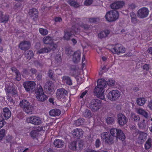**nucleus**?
<instances>
[{
    "label": "nucleus",
    "mask_w": 152,
    "mask_h": 152,
    "mask_svg": "<svg viewBox=\"0 0 152 152\" xmlns=\"http://www.w3.org/2000/svg\"><path fill=\"white\" fill-rule=\"evenodd\" d=\"M107 84L110 86H114L115 80L113 78H110L107 82L102 79H99L97 81V86L95 88L94 92L96 94L97 97L101 99L105 100L104 88L107 86Z\"/></svg>",
    "instance_id": "1"
},
{
    "label": "nucleus",
    "mask_w": 152,
    "mask_h": 152,
    "mask_svg": "<svg viewBox=\"0 0 152 152\" xmlns=\"http://www.w3.org/2000/svg\"><path fill=\"white\" fill-rule=\"evenodd\" d=\"M80 29L79 28L76 27L75 26H72V27L68 29L66 31H64L63 38L65 40L67 41L70 39L71 37L73 35L79 33Z\"/></svg>",
    "instance_id": "2"
},
{
    "label": "nucleus",
    "mask_w": 152,
    "mask_h": 152,
    "mask_svg": "<svg viewBox=\"0 0 152 152\" xmlns=\"http://www.w3.org/2000/svg\"><path fill=\"white\" fill-rule=\"evenodd\" d=\"M108 48L113 53L119 54L125 52V48L121 45L117 44L116 45H111L109 46Z\"/></svg>",
    "instance_id": "3"
},
{
    "label": "nucleus",
    "mask_w": 152,
    "mask_h": 152,
    "mask_svg": "<svg viewBox=\"0 0 152 152\" xmlns=\"http://www.w3.org/2000/svg\"><path fill=\"white\" fill-rule=\"evenodd\" d=\"M118 12L116 10L108 11L106 13L105 15L106 19L107 21L109 22L115 21L118 18Z\"/></svg>",
    "instance_id": "4"
},
{
    "label": "nucleus",
    "mask_w": 152,
    "mask_h": 152,
    "mask_svg": "<svg viewBox=\"0 0 152 152\" xmlns=\"http://www.w3.org/2000/svg\"><path fill=\"white\" fill-rule=\"evenodd\" d=\"M102 105V101L98 99H93L89 104L90 108L94 112H96L100 109Z\"/></svg>",
    "instance_id": "5"
},
{
    "label": "nucleus",
    "mask_w": 152,
    "mask_h": 152,
    "mask_svg": "<svg viewBox=\"0 0 152 152\" xmlns=\"http://www.w3.org/2000/svg\"><path fill=\"white\" fill-rule=\"evenodd\" d=\"M35 93L37 99L39 101L44 102L48 99L47 96L44 94L43 88L41 85L37 88Z\"/></svg>",
    "instance_id": "6"
},
{
    "label": "nucleus",
    "mask_w": 152,
    "mask_h": 152,
    "mask_svg": "<svg viewBox=\"0 0 152 152\" xmlns=\"http://www.w3.org/2000/svg\"><path fill=\"white\" fill-rule=\"evenodd\" d=\"M68 91L64 88L58 89L56 93V96L57 99L63 100H66V97L67 96Z\"/></svg>",
    "instance_id": "7"
},
{
    "label": "nucleus",
    "mask_w": 152,
    "mask_h": 152,
    "mask_svg": "<svg viewBox=\"0 0 152 152\" xmlns=\"http://www.w3.org/2000/svg\"><path fill=\"white\" fill-rule=\"evenodd\" d=\"M121 96V93L116 90H113L110 91L107 94L108 98L111 101L117 100Z\"/></svg>",
    "instance_id": "8"
},
{
    "label": "nucleus",
    "mask_w": 152,
    "mask_h": 152,
    "mask_svg": "<svg viewBox=\"0 0 152 152\" xmlns=\"http://www.w3.org/2000/svg\"><path fill=\"white\" fill-rule=\"evenodd\" d=\"M20 105L23 108V110L26 113H28L32 111L31 105L25 99H23L20 102Z\"/></svg>",
    "instance_id": "9"
},
{
    "label": "nucleus",
    "mask_w": 152,
    "mask_h": 152,
    "mask_svg": "<svg viewBox=\"0 0 152 152\" xmlns=\"http://www.w3.org/2000/svg\"><path fill=\"white\" fill-rule=\"evenodd\" d=\"M101 137L102 139L108 144H112L113 142L114 138L108 132H104L102 133Z\"/></svg>",
    "instance_id": "10"
},
{
    "label": "nucleus",
    "mask_w": 152,
    "mask_h": 152,
    "mask_svg": "<svg viewBox=\"0 0 152 152\" xmlns=\"http://www.w3.org/2000/svg\"><path fill=\"white\" fill-rule=\"evenodd\" d=\"M54 84L52 81H48L45 84L44 89L47 93L49 94L53 93L54 89Z\"/></svg>",
    "instance_id": "11"
},
{
    "label": "nucleus",
    "mask_w": 152,
    "mask_h": 152,
    "mask_svg": "<svg viewBox=\"0 0 152 152\" xmlns=\"http://www.w3.org/2000/svg\"><path fill=\"white\" fill-rule=\"evenodd\" d=\"M26 120L27 122L35 125H39L42 122L40 118L39 117L36 116H31L27 118Z\"/></svg>",
    "instance_id": "12"
},
{
    "label": "nucleus",
    "mask_w": 152,
    "mask_h": 152,
    "mask_svg": "<svg viewBox=\"0 0 152 152\" xmlns=\"http://www.w3.org/2000/svg\"><path fill=\"white\" fill-rule=\"evenodd\" d=\"M149 11L148 8L143 7L140 9L137 12V15L140 18H143L146 17L149 14Z\"/></svg>",
    "instance_id": "13"
},
{
    "label": "nucleus",
    "mask_w": 152,
    "mask_h": 152,
    "mask_svg": "<svg viewBox=\"0 0 152 152\" xmlns=\"http://www.w3.org/2000/svg\"><path fill=\"white\" fill-rule=\"evenodd\" d=\"M36 83L33 81H27L24 82L23 86L26 91L29 92L33 90L35 87Z\"/></svg>",
    "instance_id": "14"
},
{
    "label": "nucleus",
    "mask_w": 152,
    "mask_h": 152,
    "mask_svg": "<svg viewBox=\"0 0 152 152\" xmlns=\"http://www.w3.org/2000/svg\"><path fill=\"white\" fill-rule=\"evenodd\" d=\"M118 122L120 126H123L127 122V118L122 113H119L118 114Z\"/></svg>",
    "instance_id": "15"
},
{
    "label": "nucleus",
    "mask_w": 152,
    "mask_h": 152,
    "mask_svg": "<svg viewBox=\"0 0 152 152\" xmlns=\"http://www.w3.org/2000/svg\"><path fill=\"white\" fill-rule=\"evenodd\" d=\"M31 46L30 42L28 41H23L21 42L19 45V48L23 50H28Z\"/></svg>",
    "instance_id": "16"
},
{
    "label": "nucleus",
    "mask_w": 152,
    "mask_h": 152,
    "mask_svg": "<svg viewBox=\"0 0 152 152\" xmlns=\"http://www.w3.org/2000/svg\"><path fill=\"white\" fill-rule=\"evenodd\" d=\"M125 3L123 1H117L111 4L110 7L111 8L114 9H118L123 7Z\"/></svg>",
    "instance_id": "17"
},
{
    "label": "nucleus",
    "mask_w": 152,
    "mask_h": 152,
    "mask_svg": "<svg viewBox=\"0 0 152 152\" xmlns=\"http://www.w3.org/2000/svg\"><path fill=\"white\" fill-rule=\"evenodd\" d=\"M3 110L2 115H3V119L7 120L10 118L11 114V112L8 108L5 107L3 109Z\"/></svg>",
    "instance_id": "18"
},
{
    "label": "nucleus",
    "mask_w": 152,
    "mask_h": 152,
    "mask_svg": "<svg viewBox=\"0 0 152 152\" xmlns=\"http://www.w3.org/2000/svg\"><path fill=\"white\" fill-rule=\"evenodd\" d=\"M28 14L30 17L33 18V19L35 21L38 17V12L37 10L35 8H32L29 10Z\"/></svg>",
    "instance_id": "19"
},
{
    "label": "nucleus",
    "mask_w": 152,
    "mask_h": 152,
    "mask_svg": "<svg viewBox=\"0 0 152 152\" xmlns=\"http://www.w3.org/2000/svg\"><path fill=\"white\" fill-rule=\"evenodd\" d=\"M83 131L81 129L76 128L72 132V135L74 137L79 139L83 136Z\"/></svg>",
    "instance_id": "20"
},
{
    "label": "nucleus",
    "mask_w": 152,
    "mask_h": 152,
    "mask_svg": "<svg viewBox=\"0 0 152 152\" xmlns=\"http://www.w3.org/2000/svg\"><path fill=\"white\" fill-rule=\"evenodd\" d=\"M81 53L79 50H77L74 52L72 56V60L74 63H77L80 59Z\"/></svg>",
    "instance_id": "21"
},
{
    "label": "nucleus",
    "mask_w": 152,
    "mask_h": 152,
    "mask_svg": "<svg viewBox=\"0 0 152 152\" xmlns=\"http://www.w3.org/2000/svg\"><path fill=\"white\" fill-rule=\"evenodd\" d=\"M110 33V30L107 29H105L100 31L98 34V37L99 38L102 39L108 37Z\"/></svg>",
    "instance_id": "22"
},
{
    "label": "nucleus",
    "mask_w": 152,
    "mask_h": 152,
    "mask_svg": "<svg viewBox=\"0 0 152 152\" xmlns=\"http://www.w3.org/2000/svg\"><path fill=\"white\" fill-rule=\"evenodd\" d=\"M5 91L7 93L11 94L13 96L17 94V89L12 86H10L7 88L6 87Z\"/></svg>",
    "instance_id": "23"
},
{
    "label": "nucleus",
    "mask_w": 152,
    "mask_h": 152,
    "mask_svg": "<svg viewBox=\"0 0 152 152\" xmlns=\"http://www.w3.org/2000/svg\"><path fill=\"white\" fill-rule=\"evenodd\" d=\"M9 15H4L3 12L0 11V23H6L9 20Z\"/></svg>",
    "instance_id": "24"
},
{
    "label": "nucleus",
    "mask_w": 152,
    "mask_h": 152,
    "mask_svg": "<svg viewBox=\"0 0 152 152\" xmlns=\"http://www.w3.org/2000/svg\"><path fill=\"white\" fill-rule=\"evenodd\" d=\"M64 142L61 140L56 139L53 142L55 146L57 148H62L64 145Z\"/></svg>",
    "instance_id": "25"
},
{
    "label": "nucleus",
    "mask_w": 152,
    "mask_h": 152,
    "mask_svg": "<svg viewBox=\"0 0 152 152\" xmlns=\"http://www.w3.org/2000/svg\"><path fill=\"white\" fill-rule=\"evenodd\" d=\"M62 82L68 86L72 84V80L70 77L68 76H64L62 77Z\"/></svg>",
    "instance_id": "26"
},
{
    "label": "nucleus",
    "mask_w": 152,
    "mask_h": 152,
    "mask_svg": "<svg viewBox=\"0 0 152 152\" xmlns=\"http://www.w3.org/2000/svg\"><path fill=\"white\" fill-rule=\"evenodd\" d=\"M82 20L84 22H88L91 23H95L99 20V18H82Z\"/></svg>",
    "instance_id": "27"
},
{
    "label": "nucleus",
    "mask_w": 152,
    "mask_h": 152,
    "mask_svg": "<svg viewBox=\"0 0 152 152\" xmlns=\"http://www.w3.org/2000/svg\"><path fill=\"white\" fill-rule=\"evenodd\" d=\"M61 113V111L58 109L51 110L49 112L50 115L52 116L55 117L59 116Z\"/></svg>",
    "instance_id": "28"
},
{
    "label": "nucleus",
    "mask_w": 152,
    "mask_h": 152,
    "mask_svg": "<svg viewBox=\"0 0 152 152\" xmlns=\"http://www.w3.org/2000/svg\"><path fill=\"white\" fill-rule=\"evenodd\" d=\"M116 137L120 140L123 141L125 139V136L124 133L121 129H118L116 133Z\"/></svg>",
    "instance_id": "29"
},
{
    "label": "nucleus",
    "mask_w": 152,
    "mask_h": 152,
    "mask_svg": "<svg viewBox=\"0 0 152 152\" xmlns=\"http://www.w3.org/2000/svg\"><path fill=\"white\" fill-rule=\"evenodd\" d=\"M147 136V133L143 132H140L138 138L139 141H140V142H144L146 140Z\"/></svg>",
    "instance_id": "30"
},
{
    "label": "nucleus",
    "mask_w": 152,
    "mask_h": 152,
    "mask_svg": "<svg viewBox=\"0 0 152 152\" xmlns=\"http://www.w3.org/2000/svg\"><path fill=\"white\" fill-rule=\"evenodd\" d=\"M137 112L138 113L143 116L145 118H147L148 117V113L145 110L142 108H139L137 110Z\"/></svg>",
    "instance_id": "31"
},
{
    "label": "nucleus",
    "mask_w": 152,
    "mask_h": 152,
    "mask_svg": "<svg viewBox=\"0 0 152 152\" xmlns=\"http://www.w3.org/2000/svg\"><path fill=\"white\" fill-rule=\"evenodd\" d=\"M67 3L71 6L75 8H78L80 6L79 4L76 1L74 0H69L67 1Z\"/></svg>",
    "instance_id": "32"
},
{
    "label": "nucleus",
    "mask_w": 152,
    "mask_h": 152,
    "mask_svg": "<svg viewBox=\"0 0 152 152\" xmlns=\"http://www.w3.org/2000/svg\"><path fill=\"white\" fill-rule=\"evenodd\" d=\"M77 142L75 141H73L71 142L69 145V149L72 151H76L77 150Z\"/></svg>",
    "instance_id": "33"
},
{
    "label": "nucleus",
    "mask_w": 152,
    "mask_h": 152,
    "mask_svg": "<svg viewBox=\"0 0 152 152\" xmlns=\"http://www.w3.org/2000/svg\"><path fill=\"white\" fill-rule=\"evenodd\" d=\"M50 49L48 47H45L39 49L37 51V53L39 54L46 53H50Z\"/></svg>",
    "instance_id": "34"
},
{
    "label": "nucleus",
    "mask_w": 152,
    "mask_h": 152,
    "mask_svg": "<svg viewBox=\"0 0 152 152\" xmlns=\"http://www.w3.org/2000/svg\"><path fill=\"white\" fill-rule=\"evenodd\" d=\"M25 56L27 59L28 60H30L33 57L34 54L32 50H29L25 52Z\"/></svg>",
    "instance_id": "35"
},
{
    "label": "nucleus",
    "mask_w": 152,
    "mask_h": 152,
    "mask_svg": "<svg viewBox=\"0 0 152 152\" xmlns=\"http://www.w3.org/2000/svg\"><path fill=\"white\" fill-rule=\"evenodd\" d=\"M52 38L51 37L47 36L44 37L43 39V42L45 44H49L51 42Z\"/></svg>",
    "instance_id": "36"
},
{
    "label": "nucleus",
    "mask_w": 152,
    "mask_h": 152,
    "mask_svg": "<svg viewBox=\"0 0 152 152\" xmlns=\"http://www.w3.org/2000/svg\"><path fill=\"white\" fill-rule=\"evenodd\" d=\"M83 115L86 118H90L92 116L91 112L90 110L86 109L83 112Z\"/></svg>",
    "instance_id": "37"
},
{
    "label": "nucleus",
    "mask_w": 152,
    "mask_h": 152,
    "mask_svg": "<svg viewBox=\"0 0 152 152\" xmlns=\"http://www.w3.org/2000/svg\"><path fill=\"white\" fill-rule=\"evenodd\" d=\"M146 100L145 98H139L137 99V103L138 105L140 106L143 105L145 103Z\"/></svg>",
    "instance_id": "38"
},
{
    "label": "nucleus",
    "mask_w": 152,
    "mask_h": 152,
    "mask_svg": "<svg viewBox=\"0 0 152 152\" xmlns=\"http://www.w3.org/2000/svg\"><path fill=\"white\" fill-rule=\"evenodd\" d=\"M151 146V139L148 138L145 145V147L146 149H149Z\"/></svg>",
    "instance_id": "39"
},
{
    "label": "nucleus",
    "mask_w": 152,
    "mask_h": 152,
    "mask_svg": "<svg viewBox=\"0 0 152 152\" xmlns=\"http://www.w3.org/2000/svg\"><path fill=\"white\" fill-rule=\"evenodd\" d=\"M84 121V119L82 118H80L76 120L75 122V124L76 126H78L83 125Z\"/></svg>",
    "instance_id": "40"
},
{
    "label": "nucleus",
    "mask_w": 152,
    "mask_h": 152,
    "mask_svg": "<svg viewBox=\"0 0 152 152\" xmlns=\"http://www.w3.org/2000/svg\"><path fill=\"white\" fill-rule=\"evenodd\" d=\"M73 50L71 47H68L66 48L65 53L68 56H71V54Z\"/></svg>",
    "instance_id": "41"
},
{
    "label": "nucleus",
    "mask_w": 152,
    "mask_h": 152,
    "mask_svg": "<svg viewBox=\"0 0 152 152\" xmlns=\"http://www.w3.org/2000/svg\"><path fill=\"white\" fill-rule=\"evenodd\" d=\"M55 58L56 62L58 64H59L61 63L62 58L60 53H59L56 54L55 56Z\"/></svg>",
    "instance_id": "42"
},
{
    "label": "nucleus",
    "mask_w": 152,
    "mask_h": 152,
    "mask_svg": "<svg viewBox=\"0 0 152 152\" xmlns=\"http://www.w3.org/2000/svg\"><path fill=\"white\" fill-rule=\"evenodd\" d=\"M106 122L107 124H112L114 122V118L112 116H108L106 119Z\"/></svg>",
    "instance_id": "43"
},
{
    "label": "nucleus",
    "mask_w": 152,
    "mask_h": 152,
    "mask_svg": "<svg viewBox=\"0 0 152 152\" xmlns=\"http://www.w3.org/2000/svg\"><path fill=\"white\" fill-rule=\"evenodd\" d=\"M48 48L50 49V52L51 50L53 51L55 50L57 47V45L54 43L53 42H51L49 45V46L48 47Z\"/></svg>",
    "instance_id": "44"
},
{
    "label": "nucleus",
    "mask_w": 152,
    "mask_h": 152,
    "mask_svg": "<svg viewBox=\"0 0 152 152\" xmlns=\"http://www.w3.org/2000/svg\"><path fill=\"white\" fill-rule=\"evenodd\" d=\"M118 129L115 128L111 129L110 130V133L112 137L114 138V137H116V133Z\"/></svg>",
    "instance_id": "45"
},
{
    "label": "nucleus",
    "mask_w": 152,
    "mask_h": 152,
    "mask_svg": "<svg viewBox=\"0 0 152 152\" xmlns=\"http://www.w3.org/2000/svg\"><path fill=\"white\" fill-rule=\"evenodd\" d=\"M38 134V132L35 130H32L30 133V135L31 137L34 139L36 138Z\"/></svg>",
    "instance_id": "46"
},
{
    "label": "nucleus",
    "mask_w": 152,
    "mask_h": 152,
    "mask_svg": "<svg viewBox=\"0 0 152 152\" xmlns=\"http://www.w3.org/2000/svg\"><path fill=\"white\" fill-rule=\"evenodd\" d=\"M39 31L40 33L42 35L45 36L48 34V31L46 29L40 28L39 29Z\"/></svg>",
    "instance_id": "47"
},
{
    "label": "nucleus",
    "mask_w": 152,
    "mask_h": 152,
    "mask_svg": "<svg viewBox=\"0 0 152 152\" xmlns=\"http://www.w3.org/2000/svg\"><path fill=\"white\" fill-rule=\"evenodd\" d=\"M132 119L135 122H138L140 120L139 116L134 113L132 114Z\"/></svg>",
    "instance_id": "48"
},
{
    "label": "nucleus",
    "mask_w": 152,
    "mask_h": 152,
    "mask_svg": "<svg viewBox=\"0 0 152 152\" xmlns=\"http://www.w3.org/2000/svg\"><path fill=\"white\" fill-rule=\"evenodd\" d=\"M22 73L23 75L31 76V75H30V72L28 68H23V70L22 71Z\"/></svg>",
    "instance_id": "49"
},
{
    "label": "nucleus",
    "mask_w": 152,
    "mask_h": 152,
    "mask_svg": "<svg viewBox=\"0 0 152 152\" xmlns=\"http://www.w3.org/2000/svg\"><path fill=\"white\" fill-rule=\"evenodd\" d=\"M144 121L145 120H143V122L138 124V126L140 129H144L146 127V125L144 122Z\"/></svg>",
    "instance_id": "50"
},
{
    "label": "nucleus",
    "mask_w": 152,
    "mask_h": 152,
    "mask_svg": "<svg viewBox=\"0 0 152 152\" xmlns=\"http://www.w3.org/2000/svg\"><path fill=\"white\" fill-rule=\"evenodd\" d=\"M107 69L106 68L105 66H104L101 69L99 72V75H102L103 73L107 71Z\"/></svg>",
    "instance_id": "51"
},
{
    "label": "nucleus",
    "mask_w": 152,
    "mask_h": 152,
    "mask_svg": "<svg viewBox=\"0 0 152 152\" xmlns=\"http://www.w3.org/2000/svg\"><path fill=\"white\" fill-rule=\"evenodd\" d=\"M6 131L4 129H1L0 131V140H1L5 135Z\"/></svg>",
    "instance_id": "52"
},
{
    "label": "nucleus",
    "mask_w": 152,
    "mask_h": 152,
    "mask_svg": "<svg viewBox=\"0 0 152 152\" xmlns=\"http://www.w3.org/2000/svg\"><path fill=\"white\" fill-rule=\"evenodd\" d=\"M86 56L85 54H83L82 58V69L86 66Z\"/></svg>",
    "instance_id": "53"
},
{
    "label": "nucleus",
    "mask_w": 152,
    "mask_h": 152,
    "mask_svg": "<svg viewBox=\"0 0 152 152\" xmlns=\"http://www.w3.org/2000/svg\"><path fill=\"white\" fill-rule=\"evenodd\" d=\"M101 142L100 139H97L95 142V146L96 148H99L101 145Z\"/></svg>",
    "instance_id": "54"
},
{
    "label": "nucleus",
    "mask_w": 152,
    "mask_h": 152,
    "mask_svg": "<svg viewBox=\"0 0 152 152\" xmlns=\"http://www.w3.org/2000/svg\"><path fill=\"white\" fill-rule=\"evenodd\" d=\"M30 72V75H35L37 72V70L36 69L34 68H31L29 70Z\"/></svg>",
    "instance_id": "55"
},
{
    "label": "nucleus",
    "mask_w": 152,
    "mask_h": 152,
    "mask_svg": "<svg viewBox=\"0 0 152 152\" xmlns=\"http://www.w3.org/2000/svg\"><path fill=\"white\" fill-rule=\"evenodd\" d=\"M93 1V0H86L84 4L86 6H89L92 3Z\"/></svg>",
    "instance_id": "56"
},
{
    "label": "nucleus",
    "mask_w": 152,
    "mask_h": 152,
    "mask_svg": "<svg viewBox=\"0 0 152 152\" xmlns=\"http://www.w3.org/2000/svg\"><path fill=\"white\" fill-rule=\"evenodd\" d=\"M54 72L51 69H50L48 73V77L51 78H53V75Z\"/></svg>",
    "instance_id": "57"
},
{
    "label": "nucleus",
    "mask_w": 152,
    "mask_h": 152,
    "mask_svg": "<svg viewBox=\"0 0 152 152\" xmlns=\"http://www.w3.org/2000/svg\"><path fill=\"white\" fill-rule=\"evenodd\" d=\"M81 26L82 28H83L85 30H87L90 28V26L89 25L87 24H82Z\"/></svg>",
    "instance_id": "58"
},
{
    "label": "nucleus",
    "mask_w": 152,
    "mask_h": 152,
    "mask_svg": "<svg viewBox=\"0 0 152 152\" xmlns=\"http://www.w3.org/2000/svg\"><path fill=\"white\" fill-rule=\"evenodd\" d=\"M16 74V77H15V79L18 81H20V80L21 79V75L19 72L18 73H17Z\"/></svg>",
    "instance_id": "59"
},
{
    "label": "nucleus",
    "mask_w": 152,
    "mask_h": 152,
    "mask_svg": "<svg viewBox=\"0 0 152 152\" xmlns=\"http://www.w3.org/2000/svg\"><path fill=\"white\" fill-rule=\"evenodd\" d=\"M54 20L56 22H60L62 21V19L60 17H56L54 18Z\"/></svg>",
    "instance_id": "60"
},
{
    "label": "nucleus",
    "mask_w": 152,
    "mask_h": 152,
    "mask_svg": "<svg viewBox=\"0 0 152 152\" xmlns=\"http://www.w3.org/2000/svg\"><path fill=\"white\" fill-rule=\"evenodd\" d=\"M87 92L88 91L87 90H85V91H84L81 94V95L80 97V98H83L86 95Z\"/></svg>",
    "instance_id": "61"
},
{
    "label": "nucleus",
    "mask_w": 152,
    "mask_h": 152,
    "mask_svg": "<svg viewBox=\"0 0 152 152\" xmlns=\"http://www.w3.org/2000/svg\"><path fill=\"white\" fill-rule=\"evenodd\" d=\"M136 7L135 4L134 3H132L129 6V8L133 10L135 9Z\"/></svg>",
    "instance_id": "62"
},
{
    "label": "nucleus",
    "mask_w": 152,
    "mask_h": 152,
    "mask_svg": "<svg viewBox=\"0 0 152 152\" xmlns=\"http://www.w3.org/2000/svg\"><path fill=\"white\" fill-rule=\"evenodd\" d=\"M149 65L147 64H144L142 67L143 69L146 71H148L149 69Z\"/></svg>",
    "instance_id": "63"
},
{
    "label": "nucleus",
    "mask_w": 152,
    "mask_h": 152,
    "mask_svg": "<svg viewBox=\"0 0 152 152\" xmlns=\"http://www.w3.org/2000/svg\"><path fill=\"white\" fill-rule=\"evenodd\" d=\"M11 69L13 72H14L15 74L19 72V71L15 67H12Z\"/></svg>",
    "instance_id": "64"
}]
</instances>
